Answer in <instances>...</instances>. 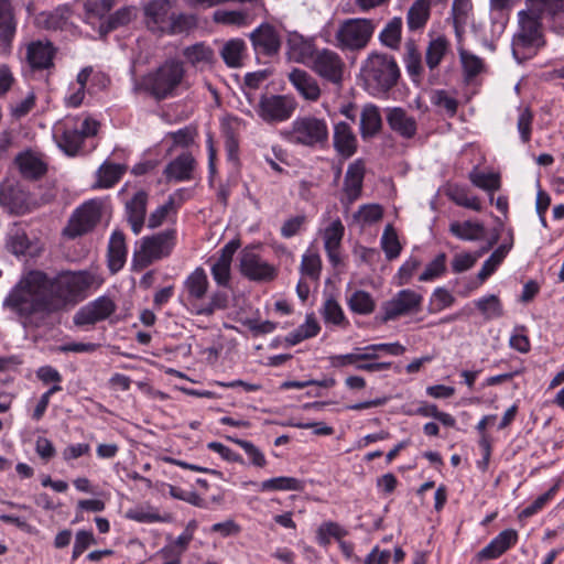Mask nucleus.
Listing matches in <instances>:
<instances>
[{
    "label": "nucleus",
    "mask_w": 564,
    "mask_h": 564,
    "mask_svg": "<svg viewBox=\"0 0 564 564\" xmlns=\"http://www.w3.org/2000/svg\"><path fill=\"white\" fill-rule=\"evenodd\" d=\"M44 283L45 272L41 270L25 272L4 299L3 306L25 318L36 313L52 314Z\"/></svg>",
    "instance_id": "obj_1"
},
{
    "label": "nucleus",
    "mask_w": 564,
    "mask_h": 564,
    "mask_svg": "<svg viewBox=\"0 0 564 564\" xmlns=\"http://www.w3.org/2000/svg\"><path fill=\"white\" fill-rule=\"evenodd\" d=\"M45 290L53 313L75 306L86 297L93 276L86 271H65L54 278L45 273Z\"/></svg>",
    "instance_id": "obj_2"
},
{
    "label": "nucleus",
    "mask_w": 564,
    "mask_h": 564,
    "mask_svg": "<svg viewBox=\"0 0 564 564\" xmlns=\"http://www.w3.org/2000/svg\"><path fill=\"white\" fill-rule=\"evenodd\" d=\"M185 74L182 61L167 58L141 78L140 88L156 101L173 98L177 96L178 89L183 86Z\"/></svg>",
    "instance_id": "obj_3"
},
{
    "label": "nucleus",
    "mask_w": 564,
    "mask_h": 564,
    "mask_svg": "<svg viewBox=\"0 0 564 564\" xmlns=\"http://www.w3.org/2000/svg\"><path fill=\"white\" fill-rule=\"evenodd\" d=\"M401 76L395 58L387 53L372 52L361 66L366 90L372 96L386 95Z\"/></svg>",
    "instance_id": "obj_4"
},
{
    "label": "nucleus",
    "mask_w": 564,
    "mask_h": 564,
    "mask_svg": "<svg viewBox=\"0 0 564 564\" xmlns=\"http://www.w3.org/2000/svg\"><path fill=\"white\" fill-rule=\"evenodd\" d=\"M518 26L511 39L512 56L518 63L534 57L546 45L543 24L527 9L517 14Z\"/></svg>",
    "instance_id": "obj_5"
},
{
    "label": "nucleus",
    "mask_w": 564,
    "mask_h": 564,
    "mask_svg": "<svg viewBox=\"0 0 564 564\" xmlns=\"http://www.w3.org/2000/svg\"><path fill=\"white\" fill-rule=\"evenodd\" d=\"M176 243V229L169 228L141 238L132 257V270L141 271L153 262L169 257Z\"/></svg>",
    "instance_id": "obj_6"
},
{
    "label": "nucleus",
    "mask_w": 564,
    "mask_h": 564,
    "mask_svg": "<svg viewBox=\"0 0 564 564\" xmlns=\"http://www.w3.org/2000/svg\"><path fill=\"white\" fill-rule=\"evenodd\" d=\"M283 134L291 143L308 148H324L329 137L326 120L314 116L297 117Z\"/></svg>",
    "instance_id": "obj_7"
},
{
    "label": "nucleus",
    "mask_w": 564,
    "mask_h": 564,
    "mask_svg": "<svg viewBox=\"0 0 564 564\" xmlns=\"http://www.w3.org/2000/svg\"><path fill=\"white\" fill-rule=\"evenodd\" d=\"M376 24L370 19H346L335 32V45L341 51L357 52L370 42Z\"/></svg>",
    "instance_id": "obj_8"
},
{
    "label": "nucleus",
    "mask_w": 564,
    "mask_h": 564,
    "mask_svg": "<svg viewBox=\"0 0 564 564\" xmlns=\"http://www.w3.org/2000/svg\"><path fill=\"white\" fill-rule=\"evenodd\" d=\"M308 68L324 83L341 89L345 80L346 63L334 50L324 47L315 53Z\"/></svg>",
    "instance_id": "obj_9"
},
{
    "label": "nucleus",
    "mask_w": 564,
    "mask_h": 564,
    "mask_svg": "<svg viewBox=\"0 0 564 564\" xmlns=\"http://www.w3.org/2000/svg\"><path fill=\"white\" fill-rule=\"evenodd\" d=\"M423 296L414 290L403 289L398 291L390 300L381 304V313L376 321L386 324L402 316L414 315L421 312Z\"/></svg>",
    "instance_id": "obj_10"
},
{
    "label": "nucleus",
    "mask_w": 564,
    "mask_h": 564,
    "mask_svg": "<svg viewBox=\"0 0 564 564\" xmlns=\"http://www.w3.org/2000/svg\"><path fill=\"white\" fill-rule=\"evenodd\" d=\"M296 106L295 99L289 95H262L256 112L264 122L278 123L289 120Z\"/></svg>",
    "instance_id": "obj_11"
},
{
    "label": "nucleus",
    "mask_w": 564,
    "mask_h": 564,
    "mask_svg": "<svg viewBox=\"0 0 564 564\" xmlns=\"http://www.w3.org/2000/svg\"><path fill=\"white\" fill-rule=\"evenodd\" d=\"M101 218V203L90 199L76 208L72 215L66 231L69 237L83 236L93 230Z\"/></svg>",
    "instance_id": "obj_12"
},
{
    "label": "nucleus",
    "mask_w": 564,
    "mask_h": 564,
    "mask_svg": "<svg viewBox=\"0 0 564 564\" xmlns=\"http://www.w3.org/2000/svg\"><path fill=\"white\" fill-rule=\"evenodd\" d=\"M249 40L257 55L273 57L279 54L282 45V39L276 28L263 22L250 34Z\"/></svg>",
    "instance_id": "obj_13"
},
{
    "label": "nucleus",
    "mask_w": 564,
    "mask_h": 564,
    "mask_svg": "<svg viewBox=\"0 0 564 564\" xmlns=\"http://www.w3.org/2000/svg\"><path fill=\"white\" fill-rule=\"evenodd\" d=\"M116 310L117 305L109 296H99L80 307L73 321L76 326L95 325L110 317Z\"/></svg>",
    "instance_id": "obj_14"
},
{
    "label": "nucleus",
    "mask_w": 564,
    "mask_h": 564,
    "mask_svg": "<svg viewBox=\"0 0 564 564\" xmlns=\"http://www.w3.org/2000/svg\"><path fill=\"white\" fill-rule=\"evenodd\" d=\"M240 272L251 281L270 282L276 276V269L252 250L243 249L240 254Z\"/></svg>",
    "instance_id": "obj_15"
},
{
    "label": "nucleus",
    "mask_w": 564,
    "mask_h": 564,
    "mask_svg": "<svg viewBox=\"0 0 564 564\" xmlns=\"http://www.w3.org/2000/svg\"><path fill=\"white\" fill-rule=\"evenodd\" d=\"M171 0H150L143 6L144 23L147 29L159 36L164 35L172 14Z\"/></svg>",
    "instance_id": "obj_16"
},
{
    "label": "nucleus",
    "mask_w": 564,
    "mask_h": 564,
    "mask_svg": "<svg viewBox=\"0 0 564 564\" xmlns=\"http://www.w3.org/2000/svg\"><path fill=\"white\" fill-rule=\"evenodd\" d=\"M0 205L11 214L24 215L30 210V195L14 182L0 184Z\"/></svg>",
    "instance_id": "obj_17"
},
{
    "label": "nucleus",
    "mask_w": 564,
    "mask_h": 564,
    "mask_svg": "<svg viewBox=\"0 0 564 564\" xmlns=\"http://www.w3.org/2000/svg\"><path fill=\"white\" fill-rule=\"evenodd\" d=\"M56 48L50 41H32L26 44L25 61L32 70L54 67Z\"/></svg>",
    "instance_id": "obj_18"
},
{
    "label": "nucleus",
    "mask_w": 564,
    "mask_h": 564,
    "mask_svg": "<svg viewBox=\"0 0 564 564\" xmlns=\"http://www.w3.org/2000/svg\"><path fill=\"white\" fill-rule=\"evenodd\" d=\"M288 79L296 93L308 102H316L322 96V88L317 79L307 70L293 68Z\"/></svg>",
    "instance_id": "obj_19"
},
{
    "label": "nucleus",
    "mask_w": 564,
    "mask_h": 564,
    "mask_svg": "<svg viewBox=\"0 0 564 564\" xmlns=\"http://www.w3.org/2000/svg\"><path fill=\"white\" fill-rule=\"evenodd\" d=\"M148 200V192L139 189L124 204L127 221L134 235H139L144 226Z\"/></svg>",
    "instance_id": "obj_20"
},
{
    "label": "nucleus",
    "mask_w": 564,
    "mask_h": 564,
    "mask_svg": "<svg viewBox=\"0 0 564 564\" xmlns=\"http://www.w3.org/2000/svg\"><path fill=\"white\" fill-rule=\"evenodd\" d=\"M289 54L291 58L300 64L308 67L313 61L315 53L318 52L313 37H304L297 32H291L286 40Z\"/></svg>",
    "instance_id": "obj_21"
},
{
    "label": "nucleus",
    "mask_w": 564,
    "mask_h": 564,
    "mask_svg": "<svg viewBox=\"0 0 564 564\" xmlns=\"http://www.w3.org/2000/svg\"><path fill=\"white\" fill-rule=\"evenodd\" d=\"M333 145L337 154L345 160L357 152L358 140L348 122L339 121L334 124Z\"/></svg>",
    "instance_id": "obj_22"
},
{
    "label": "nucleus",
    "mask_w": 564,
    "mask_h": 564,
    "mask_svg": "<svg viewBox=\"0 0 564 564\" xmlns=\"http://www.w3.org/2000/svg\"><path fill=\"white\" fill-rule=\"evenodd\" d=\"M54 138L58 148L68 156H75L82 149L85 139L76 130V123L67 119L56 128Z\"/></svg>",
    "instance_id": "obj_23"
},
{
    "label": "nucleus",
    "mask_w": 564,
    "mask_h": 564,
    "mask_svg": "<svg viewBox=\"0 0 564 564\" xmlns=\"http://www.w3.org/2000/svg\"><path fill=\"white\" fill-rule=\"evenodd\" d=\"M365 173L366 167L361 159L348 165L343 185V192L348 204L354 203L361 196Z\"/></svg>",
    "instance_id": "obj_24"
},
{
    "label": "nucleus",
    "mask_w": 564,
    "mask_h": 564,
    "mask_svg": "<svg viewBox=\"0 0 564 564\" xmlns=\"http://www.w3.org/2000/svg\"><path fill=\"white\" fill-rule=\"evenodd\" d=\"M518 538L517 530L506 529L481 549L477 553V557L480 561L498 558L518 542Z\"/></svg>",
    "instance_id": "obj_25"
},
{
    "label": "nucleus",
    "mask_w": 564,
    "mask_h": 564,
    "mask_svg": "<svg viewBox=\"0 0 564 564\" xmlns=\"http://www.w3.org/2000/svg\"><path fill=\"white\" fill-rule=\"evenodd\" d=\"M15 31L17 22L11 0H0V54L10 52Z\"/></svg>",
    "instance_id": "obj_26"
},
{
    "label": "nucleus",
    "mask_w": 564,
    "mask_h": 564,
    "mask_svg": "<svg viewBox=\"0 0 564 564\" xmlns=\"http://www.w3.org/2000/svg\"><path fill=\"white\" fill-rule=\"evenodd\" d=\"M387 123L389 128L404 139H412L416 134L417 123L414 117L401 107L388 109Z\"/></svg>",
    "instance_id": "obj_27"
},
{
    "label": "nucleus",
    "mask_w": 564,
    "mask_h": 564,
    "mask_svg": "<svg viewBox=\"0 0 564 564\" xmlns=\"http://www.w3.org/2000/svg\"><path fill=\"white\" fill-rule=\"evenodd\" d=\"M6 249L17 257L33 253V241L21 224L15 223L8 229Z\"/></svg>",
    "instance_id": "obj_28"
},
{
    "label": "nucleus",
    "mask_w": 564,
    "mask_h": 564,
    "mask_svg": "<svg viewBox=\"0 0 564 564\" xmlns=\"http://www.w3.org/2000/svg\"><path fill=\"white\" fill-rule=\"evenodd\" d=\"M195 166L196 161L194 156L188 152H184L165 166L164 175L169 181H191L193 178V171Z\"/></svg>",
    "instance_id": "obj_29"
},
{
    "label": "nucleus",
    "mask_w": 564,
    "mask_h": 564,
    "mask_svg": "<svg viewBox=\"0 0 564 564\" xmlns=\"http://www.w3.org/2000/svg\"><path fill=\"white\" fill-rule=\"evenodd\" d=\"M128 249L126 236L121 230H115L108 243V268L112 273L120 271L127 260Z\"/></svg>",
    "instance_id": "obj_30"
},
{
    "label": "nucleus",
    "mask_w": 564,
    "mask_h": 564,
    "mask_svg": "<svg viewBox=\"0 0 564 564\" xmlns=\"http://www.w3.org/2000/svg\"><path fill=\"white\" fill-rule=\"evenodd\" d=\"M209 282L205 270L200 267L196 268L184 281V290L187 300L198 301L205 297L208 291Z\"/></svg>",
    "instance_id": "obj_31"
},
{
    "label": "nucleus",
    "mask_w": 564,
    "mask_h": 564,
    "mask_svg": "<svg viewBox=\"0 0 564 564\" xmlns=\"http://www.w3.org/2000/svg\"><path fill=\"white\" fill-rule=\"evenodd\" d=\"M382 128V118L379 108L373 104L364 106L360 115V134L362 139L372 138Z\"/></svg>",
    "instance_id": "obj_32"
},
{
    "label": "nucleus",
    "mask_w": 564,
    "mask_h": 564,
    "mask_svg": "<svg viewBox=\"0 0 564 564\" xmlns=\"http://www.w3.org/2000/svg\"><path fill=\"white\" fill-rule=\"evenodd\" d=\"M527 10L542 21L564 13V0H527Z\"/></svg>",
    "instance_id": "obj_33"
},
{
    "label": "nucleus",
    "mask_w": 564,
    "mask_h": 564,
    "mask_svg": "<svg viewBox=\"0 0 564 564\" xmlns=\"http://www.w3.org/2000/svg\"><path fill=\"white\" fill-rule=\"evenodd\" d=\"M510 241L505 242L500 245L491 254L490 257L482 263L477 278L479 280V283H484L501 264L503 259L507 257L508 252L511 250L513 246V237L512 232L510 231Z\"/></svg>",
    "instance_id": "obj_34"
},
{
    "label": "nucleus",
    "mask_w": 564,
    "mask_h": 564,
    "mask_svg": "<svg viewBox=\"0 0 564 564\" xmlns=\"http://www.w3.org/2000/svg\"><path fill=\"white\" fill-rule=\"evenodd\" d=\"M403 62L409 76L414 83H419L423 74L422 55L414 40L405 42Z\"/></svg>",
    "instance_id": "obj_35"
},
{
    "label": "nucleus",
    "mask_w": 564,
    "mask_h": 564,
    "mask_svg": "<svg viewBox=\"0 0 564 564\" xmlns=\"http://www.w3.org/2000/svg\"><path fill=\"white\" fill-rule=\"evenodd\" d=\"M431 0H415L406 14V24L410 31L424 29L430 19Z\"/></svg>",
    "instance_id": "obj_36"
},
{
    "label": "nucleus",
    "mask_w": 564,
    "mask_h": 564,
    "mask_svg": "<svg viewBox=\"0 0 564 564\" xmlns=\"http://www.w3.org/2000/svg\"><path fill=\"white\" fill-rule=\"evenodd\" d=\"M449 232L460 240L475 241L484 237L485 227L481 223L470 220L454 221L449 225Z\"/></svg>",
    "instance_id": "obj_37"
},
{
    "label": "nucleus",
    "mask_w": 564,
    "mask_h": 564,
    "mask_svg": "<svg viewBox=\"0 0 564 564\" xmlns=\"http://www.w3.org/2000/svg\"><path fill=\"white\" fill-rule=\"evenodd\" d=\"M137 15V9L133 6L122 7L118 9L115 13L110 14L106 21H104L99 31L101 34H107L113 30H117L120 26H124L131 22V20Z\"/></svg>",
    "instance_id": "obj_38"
},
{
    "label": "nucleus",
    "mask_w": 564,
    "mask_h": 564,
    "mask_svg": "<svg viewBox=\"0 0 564 564\" xmlns=\"http://www.w3.org/2000/svg\"><path fill=\"white\" fill-rule=\"evenodd\" d=\"M304 489V481L295 477L280 476L267 479L259 484V490L265 491H301Z\"/></svg>",
    "instance_id": "obj_39"
},
{
    "label": "nucleus",
    "mask_w": 564,
    "mask_h": 564,
    "mask_svg": "<svg viewBox=\"0 0 564 564\" xmlns=\"http://www.w3.org/2000/svg\"><path fill=\"white\" fill-rule=\"evenodd\" d=\"M245 52V41L242 39H231L224 44L220 51V56L228 67L237 68L242 64L241 61Z\"/></svg>",
    "instance_id": "obj_40"
},
{
    "label": "nucleus",
    "mask_w": 564,
    "mask_h": 564,
    "mask_svg": "<svg viewBox=\"0 0 564 564\" xmlns=\"http://www.w3.org/2000/svg\"><path fill=\"white\" fill-rule=\"evenodd\" d=\"M21 174L25 178L36 180L46 173V165L36 156L25 153L17 158Z\"/></svg>",
    "instance_id": "obj_41"
},
{
    "label": "nucleus",
    "mask_w": 564,
    "mask_h": 564,
    "mask_svg": "<svg viewBox=\"0 0 564 564\" xmlns=\"http://www.w3.org/2000/svg\"><path fill=\"white\" fill-rule=\"evenodd\" d=\"M402 35V19L394 17L391 19L379 34L380 43L391 50H399Z\"/></svg>",
    "instance_id": "obj_42"
},
{
    "label": "nucleus",
    "mask_w": 564,
    "mask_h": 564,
    "mask_svg": "<svg viewBox=\"0 0 564 564\" xmlns=\"http://www.w3.org/2000/svg\"><path fill=\"white\" fill-rule=\"evenodd\" d=\"M449 47L445 36H438L430 41L425 52V63L430 70L438 67Z\"/></svg>",
    "instance_id": "obj_43"
},
{
    "label": "nucleus",
    "mask_w": 564,
    "mask_h": 564,
    "mask_svg": "<svg viewBox=\"0 0 564 564\" xmlns=\"http://www.w3.org/2000/svg\"><path fill=\"white\" fill-rule=\"evenodd\" d=\"M197 25V19L188 13L172 12L169 24L164 31V35H178L188 33Z\"/></svg>",
    "instance_id": "obj_44"
},
{
    "label": "nucleus",
    "mask_w": 564,
    "mask_h": 564,
    "mask_svg": "<svg viewBox=\"0 0 564 564\" xmlns=\"http://www.w3.org/2000/svg\"><path fill=\"white\" fill-rule=\"evenodd\" d=\"M319 329L321 327L314 315L308 314L304 324L300 325L296 329L288 334L285 337V343L294 346L304 339L316 336Z\"/></svg>",
    "instance_id": "obj_45"
},
{
    "label": "nucleus",
    "mask_w": 564,
    "mask_h": 564,
    "mask_svg": "<svg viewBox=\"0 0 564 564\" xmlns=\"http://www.w3.org/2000/svg\"><path fill=\"white\" fill-rule=\"evenodd\" d=\"M351 312L359 315H369L376 308V302L372 295L364 290H357L351 293L347 301Z\"/></svg>",
    "instance_id": "obj_46"
},
{
    "label": "nucleus",
    "mask_w": 564,
    "mask_h": 564,
    "mask_svg": "<svg viewBox=\"0 0 564 564\" xmlns=\"http://www.w3.org/2000/svg\"><path fill=\"white\" fill-rule=\"evenodd\" d=\"M126 172V166L121 164L115 163H104L98 170V181L95 187L99 188H110L116 183L119 182L123 173Z\"/></svg>",
    "instance_id": "obj_47"
},
{
    "label": "nucleus",
    "mask_w": 564,
    "mask_h": 564,
    "mask_svg": "<svg viewBox=\"0 0 564 564\" xmlns=\"http://www.w3.org/2000/svg\"><path fill=\"white\" fill-rule=\"evenodd\" d=\"M183 56L194 67L209 64L213 61V50L204 43H196L183 50Z\"/></svg>",
    "instance_id": "obj_48"
},
{
    "label": "nucleus",
    "mask_w": 564,
    "mask_h": 564,
    "mask_svg": "<svg viewBox=\"0 0 564 564\" xmlns=\"http://www.w3.org/2000/svg\"><path fill=\"white\" fill-rule=\"evenodd\" d=\"M213 20L225 25L245 26L250 23L251 15L248 11L217 10L213 14Z\"/></svg>",
    "instance_id": "obj_49"
},
{
    "label": "nucleus",
    "mask_w": 564,
    "mask_h": 564,
    "mask_svg": "<svg viewBox=\"0 0 564 564\" xmlns=\"http://www.w3.org/2000/svg\"><path fill=\"white\" fill-rule=\"evenodd\" d=\"M226 438L239 445L246 453L249 463L257 468H264L268 464L263 452L253 443L234 436H226Z\"/></svg>",
    "instance_id": "obj_50"
},
{
    "label": "nucleus",
    "mask_w": 564,
    "mask_h": 564,
    "mask_svg": "<svg viewBox=\"0 0 564 564\" xmlns=\"http://www.w3.org/2000/svg\"><path fill=\"white\" fill-rule=\"evenodd\" d=\"M381 248L386 254L388 260H393L398 258L401 253L402 246L399 241L397 231L394 230L392 225H387L382 237H381Z\"/></svg>",
    "instance_id": "obj_51"
},
{
    "label": "nucleus",
    "mask_w": 564,
    "mask_h": 564,
    "mask_svg": "<svg viewBox=\"0 0 564 564\" xmlns=\"http://www.w3.org/2000/svg\"><path fill=\"white\" fill-rule=\"evenodd\" d=\"M476 307L486 319L499 318L503 315V307L499 297L495 294L484 296L475 302Z\"/></svg>",
    "instance_id": "obj_52"
},
{
    "label": "nucleus",
    "mask_w": 564,
    "mask_h": 564,
    "mask_svg": "<svg viewBox=\"0 0 564 564\" xmlns=\"http://www.w3.org/2000/svg\"><path fill=\"white\" fill-rule=\"evenodd\" d=\"M446 253H438L431 262L427 263L424 271L420 274L419 281L429 282L442 276L446 272Z\"/></svg>",
    "instance_id": "obj_53"
},
{
    "label": "nucleus",
    "mask_w": 564,
    "mask_h": 564,
    "mask_svg": "<svg viewBox=\"0 0 564 564\" xmlns=\"http://www.w3.org/2000/svg\"><path fill=\"white\" fill-rule=\"evenodd\" d=\"M470 182L487 192L498 191L501 186L500 176L497 173H482L476 170L469 173Z\"/></svg>",
    "instance_id": "obj_54"
},
{
    "label": "nucleus",
    "mask_w": 564,
    "mask_h": 564,
    "mask_svg": "<svg viewBox=\"0 0 564 564\" xmlns=\"http://www.w3.org/2000/svg\"><path fill=\"white\" fill-rule=\"evenodd\" d=\"M197 134V128L189 124L169 132L166 137L172 140V148H188L195 142Z\"/></svg>",
    "instance_id": "obj_55"
},
{
    "label": "nucleus",
    "mask_w": 564,
    "mask_h": 564,
    "mask_svg": "<svg viewBox=\"0 0 564 564\" xmlns=\"http://www.w3.org/2000/svg\"><path fill=\"white\" fill-rule=\"evenodd\" d=\"M322 260L317 253L307 252L303 254L300 271L303 275L317 281L321 275Z\"/></svg>",
    "instance_id": "obj_56"
},
{
    "label": "nucleus",
    "mask_w": 564,
    "mask_h": 564,
    "mask_svg": "<svg viewBox=\"0 0 564 564\" xmlns=\"http://www.w3.org/2000/svg\"><path fill=\"white\" fill-rule=\"evenodd\" d=\"M345 227L339 218L333 220L324 231V248L330 249L332 247H340Z\"/></svg>",
    "instance_id": "obj_57"
},
{
    "label": "nucleus",
    "mask_w": 564,
    "mask_h": 564,
    "mask_svg": "<svg viewBox=\"0 0 564 564\" xmlns=\"http://www.w3.org/2000/svg\"><path fill=\"white\" fill-rule=\"evenodd\" d=\"M558 482L553 485L546 492L539 496L531 505L525 507L519 514L520 518H530L544 508L558 490Z\"/></svg>",
    "instance_id": "obj_58"
},
{
    "label": "nucleus",
    "mask_w": 564,
    "mask_h": 564,
    "mask_svg": "<svg viewBox=\"0 0 564 564\" xmlns=\"http://www.w3.org/2000/svg\"><path fill=\"white\" fill-rule=\"evenodd\" d=\"M267 72L260 70L254 73H248L245 76L243 82V94L247 97L249 104L254 101V91L260 88L262 83L267 79Z\"/></svg>",
    "instance_id": "obj_59"
},
{
    "label": "nucleus",
    "mask_w": 564,
    "mask_h": 564,
    "mask_svg": "<svg viewBox=\"0 0 564 564\" xmlns=\"http://www.w3.org/2000/svg\"><path fill=\"white\" fill-rule=\"evenodd\" d=\"M228 306V294L224 291H216L212 294L209 303L197 308V315L210 316L218 310H225Z\"/></svg>",
    "instance_id": "obj_60"
},
{
    "label": "nucleus",
    "mask_w": 564,
    "mask_h": 564,
    "mask_svg": "<svg viewBox=\"0 0 564 564\" xmlns=\"http://www.w3.org/2000/svg\"><path fill=\"white\" fill-rule=\"evenodd\" d=\"M115 4L116 0H86L84 8L89 17L104 19Z\"/></svg>",
    "instance_id": "obj_61"
},
{
    "label": "nucleus",
    "mask_w": 564,
    "mask_h": 564,
    "mask_svg": "<svg viewBox=\"0 0 564 564\" xmlns=\"http://www.w3.org/2000/svg\"><path fill=\"white\" fill-rule=\"evenodd\" d=\"M460 59L464 72L468 78H474L484 69V62L480 57L466 51L460 52Z\"/></svg>",
    "instance_id": "obj_62"
},
{
    "label": "nucleus",
    "mask_w": 564,
    "mask_h": 564,
    "mask_svg": "<svg viewBox=\"0 0 564 564\" xmlns=\"http://www.w3.org/2000/svg\"><path fill=\"white\" fill-rule=\"evenodd\" d=\"M479 257H481V252H463L455 254L451 263L452 271L454 273H462L471 269Z\"/></svg>",
    "instance_id": "obj_63"
},
{
    "label": "nucleus",
    "mask_w": 564,
    "mask_h": 564,
    "mask_svg": "<svg viewBox=\"0 0 564 564\" xmlns=\"http://www.w3.org/2000/svg\"><path fill=\"white\" fill-rule=\"evenodd\" d=\"M471 10L469 0H454L452 6L453 22L456 30L467 23L468 13Z\"/></svg>",
    "instance_id": "obj_64"
}]
</instances>
